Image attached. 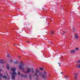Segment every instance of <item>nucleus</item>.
Instances as JSON below:
<instances>
[{
	"mask_svg": "<svg viewBox=\"0 0 80 80\" xmlns=\"http://www.w3.org/2000/svg\"><path fill=\"white\" fill-rule=\"evenodd\" d=\"M36 72L34 73V74L32 75V76H34V75H35V76H36V80H38V76H39V75H42V72H40L38 69H36Z\"/></svg>",
	"mask_w": 80,
	"mask_h": 80,
	"instance_id": "f257e3e1",
	"label": "nucleus"
},
{
	"mask_svg": "<svg viewBox=\"0 0 80 80\" xmlns=\"http://www.w3.org/2000/svg\"><path fill=\"white\" fill-rule=\"evenodd\" d=\"M11 71L14 72H11V74L12 75L11 77L12 79H14L15 78V76L17 75V73L15 72L16 71V68H11Z\"/></svg>",
	"mask_w": 80,
	"mask_h": 80,
	"instance_id": "f03ea898",
	"label": "nucleus"
},
{
	"mask_svg": "<svg viewBox=\"0 0 80 80\" xmlns=\"http://www.w3.org/2000/svg\"><path fill=\"white\" fill-rule=\"evenodd\" d=\"M24 66V63L23 62H20L19 64V68L21 70L23 71V72H25V70H24V68H23V66Z\"/></svg>",
	"mask_w": 80,
	"mask_h": 80,
	"instance_id": "7ed1b4c3",
	"label": "nucleus"
},
{
	"mask_svg": "<svg viewBox=\"0 0 80 80\" xmlns=\"http://www.w3.org/2000/svg\"><path fill=\"white\" fill-rule=\"evenodd\" d=\"M7 78V77L6 76H3V74L0 73V78ZM0 80H2V79H1Z\"/></svg>",
	"mask_w": 80,
	"mask_h": 80,
	"instance_id": "20e7f679",
	"label": "nucleus"
},
{
	"mask_svg": "<svg viewBox=\"0 0 80 80\" xmlns=\"http://www.w3.org/2000/svg\"><path fill=\"white\" fill-rule=\"evenodd\" d=\"M41 77L43 78V79H47V77L46 74H42L41 76Z\"/></svg>",
	"mask_w": 80,
	"mask_h": 80,
	"instance_id": "39448f33",
	"label": "nucleus"
},
{
	"mask_svg": "<svg viewBox=\"0 0 80 80\" xmlns=\"http://www.w3.org/2000/svg\"><path fill=\"white\" fill-rule=\"evenodd\" d=\"M30 72H31V69H30V68H28L27 71L26 72V73H30Z\"/></svg>",
	"mask_w": 80,
	"mask_h": 80,
	"instance_id": "423d86ee",
	"label": "nucleus"
},
{
	"mask_svg": "<svg viewBox=\"0 0 80 80\" xmlns=\"http://www.w3.org/2000/svg\"><path fill=\"white\" fill-rule=\"evenodd\" d=\"M22 77H23L24 78H27V75L23 74H22L21 75Z\"/></svg>",
	"mask_w": 80,
	"mask_h": 80,
	"instance_id": "0eeeda50",
	"label": "nucleus"
},
{
	"mask_svg": "<svg viewBox=\"0 0 80 80\" xmlns=\"http://www.w3.org/2000/svg\"><path fill=\"white\" fill-rule=\"evenodd\" d=\"M74 75H76L75 76V77H74V79H75V80H76L77 79V76L78 75V73H74Z\"/></svg>",
	"mask_w": 80,
	"mask_h": 80,
	"instance_id": "6e6552de",
	"label": "nucleus"
},
{
	"mask_svg": "<svg viewBox=\"0 0 80 80\" xmlns=\"http://www.w3.org/2000/svg\"><path fill=\"white\" fill-rule=\"evenodd\" d=\"M5 62V61L4 60H2L0 59V63H4Z\"/></svg>",
	"mask_w": 80,
	"mask_h": 80,
	"instance_id": "1a4fd4ad",
	"label": "nucleus"
},
{
	"mask_svg": "<svg viewBox=\"0 0 80 80\" xmlns=\"http://www.w3.org/2000/svg\"><path fill=\"white\" fill-rule=\"evenodd\" d=\"M64 77L65 79H69V78H70V77L68 76V75L64 76Z\"/></svg>",
	"mask_w": 80,
	"mask_h": 80,
	"instance_id": "9d476101",
	"label": "nucleus"
},
{
	"mask_svg": "<svg viewBox=\"0 0 80 80\" xmlns=\"http://www.w3.org/2000/svg\"><path fill=\"white\" fill-rule=\"evenodd\" d=\"M75 37L76 38V39H78V34H76L75 35Z\"/></svg>",
	"mask_w": 80,
	"mask_h": 80,
	"instance_id": "9b49d317",
	"label": "nucleus"
},
{
	"mask_svg": "<svg viewBox=\"0 0 80 80\" xmlns=\"http://www.w3.org/2000/svg\"><path fill=\"white\" fill-rule=\"evenodd\" d=\"M76 65H80V60H78V61H77V62H76Z\"/></svg>",
	"mask_w": 80,
	"mask_h": 80,
	"instance_id": "f8f14e48",
	"label": "nucleus"
},
{
	"mask_svg": "<svg viewBox=\"0 0 80 80\" xmlns=\"http://www.w3.org/2000/svg\"><path fill=\"white\" fill-rule=\"evenodd\" d=\"M75 50H72L71 51V53L72 54L73 53H75Z\"/></svg>",
	"mask_w": 80,
	"mask_h": 80,
	"instance_id": "ddd939ff",
	"label": "nucleus"
},
{
	"mask_svg": "<svg viewBox=\"0 0 80 80\" xmlns=\"http://www.w3.org/2000/svg\"><path fill=\"white\" fill-rule=\"evenodd\" d=\"M35 72V70H34V69L33 68H32V71H31V73H33Z\"/></svg>",
	"mask_w": 80,
	"mask_h": 80,
	"instance_id": "4468645a",
	"label": "nucleus"
},
{
	"mask_svg": "<svg viewBox=\"0 0 80 80\" xmlns=\"http://www.w3.org/2000/svg\"><path fill=\"white\" fill-rule=\"evenodd\" d=\"M6 68H7L8 70H9L10 69V67H9V66L8 65V64H7Z\"/></svg>",
	"mask_w": 80,
	"mask_h": 80,
	"instance_id": "2eb2a0df",
	"label": "nucleus"
},
{
	"mask_svg": "<svg viewBox=\"0 0 80 80\" xmlns=\"http://www.w3.org/2000/svg\"><path fill=\"white\" fill-rule=\"evenodd\" d=\"M13 63L15 64H18V61H16L15 62H14Z\"/></svg>",
	"mask_w": 80,
	"mask_h": 80,
	"instance_id": "dca6fc26",
	"label": "nucleus"
},
{
	"mask_svg": "<svg viewBox=\"0 0 80 80\" xmlns=\"http://www.w3.org/2000/svg\"><path fill=\"white\" fill-rule=\"evenodd\" d=\"M77 68H80V64H79L78 65H76Z\"/></svg>",
	"mask_w": 80,
	"mask_h": 80,
	"instance_id": "f3484780",
	"label": "nucleus"
},
{
	"mask_svg": "<svg viewBox=\"0 0 80 80\" xmlns=\"http://www.w3.org/2000/svg\"><path fill=\"white\" fill-rule=\"evenodd\" d=\"M44 68H39V69L40 70H41L42 71H43V70Z\"/></svg>",
	"mask_w": 80,
	"mask_h": 80,
	"instance_id": "a211bd4d",
	"label": "nucleus"
},
{
	"mask_svg": "<svg viewBox=\"0 0 80 80\" xmlns=\"http://www.w3.org/2000/svg\"><path fill=\"white\" fill-rule=\"evenodd\" d=\"M29 77L30 80H32V75H31V74L29 75Z\"/></svg>",
	"mask_w": 80,
	"mask_h": 80,
	"instance_id": "6ab92c4d",
	"label": "nucleus"
},
{
	"mask_svg": "<svg viewBox=\"0 0 80 80\" xmlns=\"http://www.w3.org/2000/svg\"><path fill=\"white\" fill-rule=\"evenodd\" d=\"M55 33V32L52 31L51 32V35H53V33Z\"/></svg>",
	"mask_w": 80,
	"mask_h": 80,
	"instance_id": "aec40b11",
	"label": "nucleus"
},
{
	"mask_svg": "<svg viewBox=\"0 0 80 80\" xmlns=\"http://www.w3.org/2000/svg\"><path fill=\"white\" fill-rule=\"evenodd\" d=\"M72 30H73V32H74V31H75V28H72Z\"/></svg>",
	"mask_w": 80,
	"mask_h": 80,
	"instance_id": "412c9836",
	"label": "nucleus"
},
{
	"mask_svg": "<svg viewBox=\"0 0 80 80\" xmlns=\"http://www.w3.org/2000/svg\"><path fill=\"white\" fill-rule=\"evenodd\" d=\"M18 75H21V73H20V72H18Z\"/></svg>",
	"mask_w": 80,
	"mask_h": 80,
	"instance_id": "4be33fe9",
	"label": "nucleus"
},
{
	"mask_svg": "<svg viewBox=\"0 0 80 80\" xmlns=\"http://www.w3.org/2000/svg\"><path fill=\"white\" fill-rule=\"evenodd\" d=\"M48 42L49 43H50V44H52V42H51V41H48Z\"/></svg>",
	"mask_w": 80,
	"mask_h": 80,
	"instance_id": "5701e85b",
	"label": "nucleus"
},
{
	"mask_svg": "<svg viewBox=\"0 0 80 80\" xmlns=\"http://www.w3.org/2000/svg\"><path fill=\"white\" fill-rule=\"evenodd\" d=\"M63 32V33H62V35H64V34H65V33H66V32Z\"/></svg>",
	"mask_w": 80,
	"mask_h": 80,
	"instance_id": "b1692460",
	"label": "nucleus"
},
{
	"mask_svg": "<svg viewBox=\"0 0 80 80\" xmlns=\"http://www.w3.org/2000/svg\"><path fill=\"white\" fill-rule=\"evenodd\" d=\"M75 49H76V50H79L78 48H76Z\"/></svg>",
	"mask_w": 80,
	"mask_h": 80,
	"instance_id": "393cba45",
	"label": "nucleus"
},
{
	"mask_svg": "<svg viewBox=\"0 0 80 80\" xmlns=\"http://www.w3.org/2000/svg\"><path fill=\"white\" fill-rule=\"evenodd\" d=\"M47 72L46 71H44V72L43 73H44V74H46L47 73Z\"/></svg>",
	"mask_w": 80,
	"mask_h": 80,
	"instance_id": "a878e982",
	"label": "nucleus"
},
{
	"mask_svg": "<svg viewBox=\"0 0 80 80\" xmlns=\"http://www.w3.org/2000/svg\"><path fill=\"white\" fill-rule=\"evenodd\" d=\"M7 57H8V58L10 57V55L8 54Z\"/></svg>",
	"mask_w": 80,
	"mask_h": 80,
	"instance_id": "bb28decb",
	"label": "nucleus"
},
{
	"mask_svg": "<svg viewBox=\"0 0 80 80\" xmlns=\"http://www.w3.org/2000/svg\"><path fill=\"white\" fill-rule=\"evenodd\" d=\"M10 62H13V61H12V60H10Z\"/></svg>",
	"mask_w": 80,
	"mask_h": 80,
	"instance_id": "cd10ccee",
	"label": "nucleus"
},
{
	"mask_svg": "<svg viewBox=\"0 0 80 80\" xmlns=\"http://www.w3.org/2000/svg\"><path fill=\"white\" fill-rule=\"evenodd\" d=\"M6 72L7 74V75H8V73H7V71H6Z\"/></svg>",
	"mask_w": 80,
	"mask_h": 80,
	"instance_id": "c85d7f7f",
	"label": "nucleus"
},
{
	"mask_svg": "<svg viewBox=\"0 0 80 80\" xmlns=\"http://www.w3.org/2000/svg\"><path fill=\"white\" fill-rule=\"evenodd\" d=\"M58 64H59V66H60V63H59V62H58Z\"/></svg>",
	"mask_w": 80,
	"mask_h": 80,
	"instance_id": "c756f323",
	"label": "nucleus"
},
{
	"mask_svg": "<svg viewBox=\"0 0 80 80\" xmlns=\"http://www.w3.org/2000/svg\"><path fill=\"white\" fill-rule=\"evenodd\" d=\"M18 57L19 58H20L21 57V56H18Z\"/></svg>",
	"mask_w": 80,
	"mask_h": 80,
	"instance_id": "7c9ffc66",
	"label": "nucleus"
},
{
	"mask_svg": "<svg viewBox=\"0 0 80 80\" xmlns=\"http://www.w3.org/2000/svg\"><path fill=\"white\" fill-rule=\"evenodd\" d=\"M61 74H63V72H61Z\"/></svg>",
	"mask_w": 80,
	"mask_h": 80,
	"instance_id": "2f4dec72",
	"label": "nucleus"
},
{
	"mask_svg": "<svg viewBox=\"0 0 80 80\" xmlns=\"http://www.w3.org/2000/svg\"><path fill=\"white\" fill-rule=\"evenodd\" d=\"M45 9V8H42V10H44Z\"/></svg>",
	"mask_w": 80,
	"mask_h": 80,
	"instance_id": "473e14b6",
	"label": "nucleus"
},
{
	"mask_svg": "<svg viewBox=\"0 0 80 80\" xmlns=\"http://www.w3.org/2000/svg\"><path fill=\"white\" fill-rule=\"evenodd\" d=\"M1 71H2V69H0V72H1Z\"/></svg>",
	"mask_w": 80,
	"mask_h": 80,
	"instance_id": "72a5a7b5",
	"label": "nucleus"
},
{
	"mask_svg": "<svg viewBox=\"0 0 80 80\" xmlns=\"http://www.w3.org/2000/svg\"><path fill=\"white\" fill-rule=\"evenodd\" d=\"M14 45H17V44H14Z\"/></svg>",
	"mask_w": 80,
	"mask_h": 80,
	"instance_id": "f704fd0d",
	"label": "nucleus"
},
{
	"mask_svg": "<svg viewBox=\"0 0 80 80\" xmlns=\"http://www.w3.org/2000/svg\"><path fill=\"white\" fill-rule=\"evenodd\" d=\"M49 76H51V75L49 74Z\"/></svg>",
	"mask_w": 80,
	"mask_h": 80,
	"instance_id": "c9c22d12",
	"label": "nucleus"
},
{
	"mask_svg": "<svg viewBox=\"0 0 80 80\" xmlns=\"http://www.w3.org/2000/svg\"><path fill=\"white\" fill-rule=\"evenodd\" d=\"M26 42H29L28 41H27Z\"/></svg>",
	"mask_w": 80,
	"mask_h": 80,
	"instance_id": "e433bc0d",
	"label": "nucleus"
},
{
	"mask_svg": "<svg viewBox=\"0 0 80 80\" xmlns=\"http://www.w3.org/2000/svg\"><path fill=\"white\" fill-rule=\"evenodd\" d=\"M48 25H49V23H48Z\"/></svg>",
	"mask_w": 80,
	"mask_h": 80,
	"instance_id": "4c0bfd02",
	"label": "nucleus"
},
{
	"mask_svg": "<svg viewBox=\"0 0 80 80\" xmlns=\"http://www.w3.org/2000/svg\"><path fill=\"white\" fill-rule=\"evenodd\" d=\"M9 78V77L8 78Z\"/></svg>",
	"mask_w": 80,
	"mask_h": 80,
	"instance_id": "58836bf2",
	"label": "nucleus"
}]
</instances>
